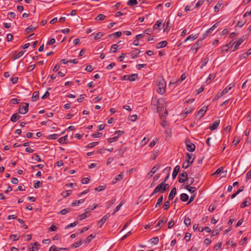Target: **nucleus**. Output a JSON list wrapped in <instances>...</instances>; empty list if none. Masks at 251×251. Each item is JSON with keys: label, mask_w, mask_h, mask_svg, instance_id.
Masks as SVG:
<instances>
[{"label": "nucleus", "mask_w": 251, "mask_h": 251, "mask_svg": "<svg viewBox=\"0 0 251 251\" xmlns=\"http://www.w3.org/2000/svg\"><path fill=\"white\" fill-rule=\"evenodd\" d=\"M246 38L244 36H243L242 37L240 38L237 42L236 43L234 47L233 51H235L237 50L239 46L244 42V41L245 40Z\"/></svg>", "instance_id": "obj_10"}, {"label": "nucleus", "mask_w": 251, "mask_h": 251, "mask_svg": "<svg viewBox=\"0 0 251 251\" xmlns=\"http://www.w3.org/2000/svg\"><path fill=\"white\" fill-rule=\"evenodd\" d=\"M105 188H106V186H99L98 187H96L95 188V190L96 191L100 192V191L104 190V189H105Z\"/></svg>", "instance_id": "obj_46"}, {"label": "nucleus", "mask_w": 251, "mask_h": 251, "mask_svg": "<svg viewBox=\"0 0 251 251\" xmlns=\"http://www.w3.org/2000/svg\"><path fill=\"white\" fill-rule=\"evenodd\" d=\"M37 28V26H35L33 25H30V26H29L28 27H27L26 29H25V32L27 33H30V32L32 31H34V30H35Z\"/></svg>", "instance_id": "obj_26"}, {"label": "nucleus", "mask_w": 251, "mask_h": 251, "mask_svg": "<svg viewBox=\"0 0 251 251\" xmlns=\"http://www.w3.org/2000/svg\"><path fill=\"white\" fill-rule=\"evenodd\" d=\"M28 103H25V105L19 107V112L22 114L26 113L28 112Z\"/></svg>", "instance_id": "obj_5"}, {"label": "nucleus", "mask_w": 251, "mask_h": 251, "mask_svg": "<svg viewBox=\"0 0 251 251\" xmlns=\"http://www.w3.org/2000/svg\"><path fill=\"white\" fill-rule=\"evenodd\" d=\"M122 204H123L122 202H121V203L116 207V208L114 210L113 214H112L113 215L115 214L116 212H117L120 210Z\"/></svg>", "instance_id": "obj_51"}, {"label": "nucleus", "mask_w": 251, "mask_h": 251, "mask_svg": "<svg viewBox=\"0 0 251 251\" xmlns=\"http://www.w3.org/2000/svg\"><path fill=\"white\" fill-rule=\"evenodd\" d=\"M137 3L138 2L137 0H129L127 2V4L128 6H134L137 5Z\"/></svg>", "instance_id": "obj_35"}, {"label": "nucleus", "mask_w": 251, "mask_h": 251, "mask_svg": "<svg viewBox=\"0 0 251 251\" xmlns=\"http://www.w3.org/2000/svg\"><path fill=\"white\" fill-rule=\"evenodd\" d=\"M167 45V42L166 41H163L158 43L156 44V48L160 49L162 48L165 47Z\"/></svg>", "instance_id": "obj_19"}, {"label": "nucleus", "mask_w": 251, "mask_h": 251, "mask_svg": "<svg viewBox=\"0 0 251 251\" xmlns=\"http://www.w3.org/2000/svg\"><path fill=\"white\" fill-rule=\"evenodd\" d=\"M9 238L12 239L13 241H17L19 239V236L17 235H11L9 236Z\"/></svg>", "instance_id": "obj_52"}, {"label": "nucleus", "mask_w": 251, "mask_h": 251, "mask_svg": "<svg viewBox=\"0 0 251 251\" xmlns=\"http://www.w3.org/2000/svg\"><path fill=\"white\" fill-rule=\"evenodd\" d=\"M123 176H124L123 173H121L120 174L117 176L115 178V181H113L112 182V184H115L117 182L121 180L123 178Z\"/></svg>", "instance_id": "obj_21"}, {"label": "nucleus", "mask_w": 251, "mask_h": 251, "mask_svg": "<svg viewBox=\"0 0 251 251\" xmlns=\"http://www.w3.org/2000/svg\"><path fill=\"white\" fill-rule=\"evenodd\" d=\"M110 215L109 213L105 215L98 222V225H100V226L101 227L102 225L106 222L107 219L109 217Z\"/></svg>", "instance_id": "obj_14"}, {"label": "nucleus", "mask_w": 251, "mask_h": 251, "mask_svg": "<svg viewBox=\"0 0 251 251\" xmlns=\"http://www.w3.org/2000/svg\"><path fill=\"white\" fill-rule=\"evenodd\" d=\"M77 224V222H75L73 223H71L68 225H67L66 227H65V229H68V228H69L70 227H74L75 226H76Z\"/></svg>", "instance_id": "obj_48"}, {"label": "nucleus", "mask_w": 251, "mask_h": 251, "mask_svg": "<svg viewBox=\"0 0 251 251\" xmlns=\"http://www.w3.org/2000/svg\"><path fill=\"white\" fill-rule=\"evenodd\" d=\"M167 222V219L165 217H162L158 221V223L155 226L157 230H158L160 228V225L162 224L165 223Z\"/></svg>", "instance_id": "obj_12"}, {"label": "nucleus", "mask_w": 251, "mask_h": 251, "mask_svg": "<svg viewBox=\"0 0 251 251\" xmlns=\"http://www.w3.org/2000/svg\"><path fill=\"white\" fill-rule=\"evenodd\" d=\"M124 133V131H121V130H119L117 132H116L115 133V135H117L116 136H115L114 137H113L112 139H113L114 141H116L117 139V138L120 136H121L122 135H123Z\"/></svg>", "instance_id": "obj_34"}, {"label": "nucleus", "mask_w": 251, "mask_h": 251, "mask_svg": "<svg viewBox=\"0 0 251 251\" xmlns=\"http://www.w3.org/2000/svg\"><path fill=\"white\" fill-rule=\"evenodd\" d=\"M140 52V50L139 49H136L134 50H133L132 52L130 53L131 55L132 56V59H135L138 54Z\"/></svg>", "instance_id": "obj_20"}, {"label": "nucleus", "mask_w": 251, "mask_h": 251, "mask_svg": "<svg viewBox=\"0 0 251 251\" xmlns=\"http://www.w3.org/2000/svg\"><path fill=\"white\" fill-rule=\"evenodd\" d=\"M223 96H224L223 94H222V92L221 93H218L214 97V98H213V101H215V100H218L219 98H220L221 97H222Z\"/></svg>", "instance_id": "obj_50"}, {"label": "nucleus", "mask_w": 251, "mask_h": 251, "mask_svg": "<svg viewBox=\"0 0 251 251\" xmlns=\"http://www.w3.org/2000/svg\"><path fill=\"white\" fill-rule=\"evenodd\" d=\"M35 65H31L29 66L27 68V71L28 72H30L33 71L35 68Z\"/></svg>", "instance_id": "obj_58"}, {"label": "nucleus", "mask_w": 251, "mask_h": 251, "mask_svg": "<svg viewBox=\"0 0 251 251\" xmlns=\"http://www.w3.org/2000/svg\"><path fill=\"white\" fill-rule=\"evenodd\" d=\"M160 164H157L155 166H154L151 170L150 173H151V176H152L153 174H154L160 168Z\"/></svg>", "instance_id": "obj_17"}, {"label": "nucleus", "mask_w": 251, "mask_h": 251, "mask_svg": "<svg viewBox=\"0 0 251 251\" xmlns=\"http://www.w3.org/2000/svg\"><path fill=\"white\" fill-rule=\"evenodd\" d=\"M192 164H189L188 162L185 161L182 164V168L183 169H187Z\"/></svg>", "instance_id": "obj_60"}, {"label": "nucleus", "mask_w": 251, "mask_h": 251, "mask_svg": "<svg viewBox=\"0 0 251 251\" xmlns=\"http://www.w3.org/2000/svg\"><path fill=\"white\" fill-rule=\"evenodd\" d=\"M59 135L57 134H53L48 136L46 138L48 140H55L58 137Z\"/></svg>", "instance_id": "obj_33"}, {"label": "nucleus", "mask_w": 251, "mask_h": 251, "mask_svg": "<svg viewBox=\"0 0 251 251\" xmlns=\"http://www.w3.org/2000/svg\"><path fill=\"white\" fill-rule=\"evenodd\" d=\"M89 209V208L87 209L85 213L82 214L81 215H79L80 220H82L89 217V215H88V213L90 212V211L88 210Z\"/></svg>", "instance_id": "obj_24"}, {"label": "nucleus", "mask_w": 251, "mask_h": 251, "mask_svg": "<svg viewBox=\"0 0 251 251\" xmlns=\"http://www.w3.org/2000/svg\"><path fill=\"white\" fill-rule=\"evenodd\" d=\"M39 244L37 242H35L31 248H29V251H37L38 246Z\"/></svg>", "instance_id": "obj_27"}, {"label": "nucleus", "mask_w": 251, "mask_h": 251, "mask_svg": "<svg viewBox=\"0 0 251 251\" xmlns=\"http://www.w3.org/2000/svg\"><path fill=\"white\" fill-rule=\"evenodd\" d=\"M102 36V33L100 32H99L97 34H95V37H94L95 40H98V39H100Z\"/></svg>", "instance_id": "obj_49"}, {"label": "nucleus", "mask_w": 251, "mask_h": 251, "mask_svg": "<svg viewBox=\"0 0 251 251\" xmlns=\"http://www.w3.org/2000/svg\"><path fill=\"white\" fill-rule=\"evenodd\" d=\"M176 187H174L172 190L171 191L170 194H169V197H168V199L169 201H171L173 199V198H174L175 196L176 195Z\"/></svg>", "instance_id": "obj_15"}, {"label": "nucleus", "mask_w": 251, "mask_h": 251, "mask_svg": "<svg viewBox=\"0 0 251 251\" xmlns=\"http://www.w3.org/2000/svg\"><path fill=\"white\" fill-rule=\"evenodd\" d=\"M138 77L137 74H133L130 75H125L123 76L122 80H129L130 81H135Z\"/></svg>", "instance_id": "obj_3"}, {"label": "nucleus", "mask_w": 251, "mask_h": 251, "mask_svg": "<svg viewBox=\"0 0 251 251\" xmlns=\"http://www.w3.org/2000/svg\"><path fill=\"white\" fill-rule=\"evenodd\" d=\"M195 158L194 155L191 153H187L186 155L185 160L188 162L189 164H192Z\"/></svg>", "instance_id": "obj_4"}, {"label": "nucleus", "mask_w": 251, "mask_h": 251, "mask_svg": "<svg viewBox=\"0 0 251 251\" xmlns=\"http://www.w3.org/2000/svg\"><path fill=\"white\" fill-rule=\"evenodd\" d=\"M194 110V108L190 107H186L184 110V112L183 113L184 115H185V116H186L187 114L190 113L192 112Z\"/></svg>", "instance_id": "obj_30"}, {"label": "nucleus", "mask_w": 251, "mask_h": 251, "mask_svg": "<svg viewBox=\"0 0 251 251\" xmlns=\"http://www.w3.org/2000/svg\"><path fill=\"white\" fill-rule=\"evenodd\" d=\"M184 223L186 226H188L191 224V220L189 217H185L184 220Z\"/></svg>", "instance_id": "obj_42"}, {"label": "nucleus", "mask_w": 251, "mask_h": 251, "mask_svg": "<svg viewBox=\"0 0 251 251\" xmlns=\"http://www.w3.org/2000/svg\"><path fill=\"white\" fill-rule=\"evenodd\" d=\"M151 104L154 106H156L157 110L158 112L160 113V115L161 117L166 118L168 115V112L166 109L164 113H160L164 109V100L162 99L156 100L155 98L152 99L151 100Z\"/></svg>", "instance_id": "obj_1"}, {"label": "nucleus", "mask_w": 251, "mask_h": 251, "mask_svg": "<svg viewBox=\"0 0 251 251\" xmlns=\"http://www.w3.org/2000/svg\"><path fill=\"white\" fill-rule=\"evenodd\" d=\"M82 244V240H80L76 242L75 243L73 244L71 246V248L73 249H75L76 248H77L79 246H80Z\"/></svg>", "instance_id": "obj_36"}, {"label": "nucleus", "mask_w": 251, "mask_h": 251, "mask_svg": "<svg viewBox=\"0 0 251 251\" xmlns=\"http://www.w3.org/2000/svg\"><path fill=\"white\" fill-rule=\"evenodd\" d=\"M20 118V116L18 113H15L13 114L10 118V120L12 122H15L17 120H18Z\"/></svg>", "instance_id": "obj_23"}, {"label": "nucleus", "mask_w": 251, "mask_h": 251, "mask_svg": "<svg viewBox=\"0 0 251 251\" xmlns=\"http://www.w3.org/2000/svg\"><path fill=\"white\" fill-rule=\"evenodd\" d=\"M81 181L82 184H87L89 182L90 179L88 177H84Z\"/></svg>", "instance_id": "obj_55"}, {"label": "nucleus", "mask_w": 251, "mask_h": 251, "mask_svg": "<svg viewBox=\"0 0 251 251\" xmlns=\"http://www.w3.org/2000/svg\"><path fill=\"white\" fill-rule=\"evenodd\" d=\"M164 184V182H161L155 188L158 192L164 193L165 192V188L163 187Z\"/></svg>", "instance_id": "obj_13"}, {"label": "nucleus", "mask_w": 251, "mask_h": 251, "mask_svg": "<svg viewBox=\"0 0 251 251\" xmlns=\"http://www.w3.org/2000/svg\"><path fill=\"white\" fill-rule=\"evenodd\" d=\"M116 65V64L114 63V62H113V63H111V64H110L109 65H108L107 67H106V69L108 70H110L111 69H112Z\"/></svg>", "instance_id": "obj_64"}, {"label": "nucleus", "mask_w": 251, "mask_h": 251, "mask_svg": "<svg viewBox=\"0 0 251 251\" xmlns=\"http://www.w3.org/2000/svg\"><path fill=\"white\" fill-rule=\"evenodd\" d=\"M39 93L38 91H35L33 92L32 98L33 101H35L39 99Z\"/></svg>", "instance_id": "obj_31"}, {"label": "nucleus", "mask_w": 251, "mask_h": 251, "mask_svg": "<svg viewBox=\"0 0 251 251\" xmlns=\"http://www.w3.org/2000/svg\"><path fill=\"white\" fill-rule=\"evenodd\" d=\"M25 51L21 50L18 53H17L16 55H15L14 57V59H17L21 56H22L25 53Z\"/></svg>", "instance_id": "obj_40"}, {"label": "nucleus", "mask_w": 251, "mask_h": 251, "mask_svg": "<svg viewBox=\"0 0 251 251\" xmlns=\"http://www.w3.org/2000/svg\"><path fill=\"white\" fill-rule=\"evenodd\" d=\"M207 108L206 107H202L198 112V114L201 117H202L204 113L206 112V111H207Z\"/></svg>", "instance_id": "obj_22"}, {"label": "nucleus", "mask_w": 251, "mask_h": 251, "mask_svg": "<svg viewBox=\"0 0 251 251\" xmlns=\"http://www.w3.org/2000/svg\"><path fill=\"white\" fill-rule=\"evenodd\" d=\"M42 184L40 181H37L36 183H34V187L35 188H38L42 186Z\"/></svg>", "instance_id": "obj_61"}, {"label": "nucleus", "mask_w": 251, "mask_h": 251, "mask_svg": "<svg viewBox=\"0 0 251 251\" xmlns=\"http://www.w3.org/2000/svg\"><path fill=\"white\" fill-rule=\"evenodd\" d=\"M220 121L219 120L215 121L212 124V125L209 127V129L211 130H214L216 129L218 127L219 125L220 124Z\"/></svg>", "instance_id": "obj_16"}, {"label": "nucleus", "mask_w": 251, "mask_h": 251, "mask_svg": "<svg viewBox=\"0 0 251 251\" xmlns=\"http://www.w3.org/2000/svg\"><path fill=\"white\" fill-rule=\"evenodd\" d=\"M163 207L164 210H167L170 207V201H168L165 202L163 204Z\"/></svg>", "instance_id": "obj_44"}, {"label": "nucleus", "mask_w": 251, "mask_h": 251, "mask_svg": "<svg viewBox=\"0 0 251 251\" xmlns=\"http://www.w3.org/2000/svg\"><path fill=\"white\" fill-rule=\"evenodd\" d=\"M187 150L190 152H193L195 150L196 146L192 142H185Z\"/></svg>", "instance_id": "obj_6"}, {"label": "nucleus", "mask_w": 251, "mask_h": 251, "mask_svg": "<svg viewBox=\"0 0 251 251\" xmlns=\"http://www.w3.org/2000/svg\"><path fill=\"white\" fill-rule=\"evenodd\" d=\"M251 198L250 197L247 198L241 204L240 207L243 208L245 207L248 206L249 205H251Z\"/></svg>", "instance_id": "obj_8"}, {"label": "nucleus", "mask_w": 251, "mask_h": 251, "mask_svg": "<svg viewBox=\"0 0 251 251\" xmlns=\"http://www.w3.org/2000/svg\"><path fill=\"white\" fill-rule=\"evenodd\" d=\"M198 37L196 35H193V34L189 36L188 37H187L185 40H184V42H186V41L189 40H191L192 41H193L194 40H195Z\"/></svg>", "instance_id": "obj_38"}, {"label": "nucleus", "mask_w": 251, "mask_h": 251, "mask_svg": "<svg viewBox=\"0 0 251 251\" xmlns=\"http://www.w3.org/2000/svg\"><path fill=\"white\" fill-rule=\"evenodd\" d=\"M122 32L121 31H117L115 33H113L112 34V35H113V36L116 38H119L122 35Z\"/></svg>", "instance_id": "obj_53"}, {"label": "nucleus", "mask_w": 251, "mask_h": 251, "mask_svg": "<svg viewBox=\"0 0 251 251\" xmlns=\"http://www.w3.org/2000/svg\"><path fill=\"white\" fill-rule=\"evenodd\" d=\"M179 176H181L178 179V181L180 183H183L188 179L187 174L185 171H183L181 174L179 175Z\"/></svg>", "instance_id": "obj_7"}, {"label": "nucleus", "mask_w": 251, "mask_h": 251, "mask_svg": "<svg viewBox=\"0 0 251 251\" xmlns=\"http://www.w3.org/2000/svg\"><path fill=\"white\" fill-rule=\"evenodd\" d=\"M72 210L71 208H65L61 210L59 213L62 214V215H65L66 213L71 212Z\"/></svg>", "instance_id": "obj_39"}, {"label": "nucleus", "mask_w": 251, "mask_h": 251, "mask_svg": "<svg viewBox=\"0 0 251 251\" xmlns=\"http://www.w3.org/2000/svg\"><path fill=\"white\" fill-rule=\"evenodd\" d=\"M190 238H191V234L190 233L187 232L185 234V237H184V239H185V240L187 242H188V241H189L190 240Z\"/></svg>", "instance_id": "obj_62"}, {"label": "nucleus", "mask_w": 251, "mask_h": 251, "mask_svg": "<svg viewBox=\"0 0 251 251\" xmlns=\"http://www.w3.org/2000/svg\"><path fill=\"white\" fill-rule=\"evenodd\" d=\"M157 86L158 87L157 92L160 94H163L166 91V82L164 80L162 79L158 81Z\"/></svg>", "instance_id": "obj_2"}, {"label": "nucleus", "mask_w": 251, "mask_h": 251, "mask_svg": "<svg viewBox=\"0 0 251 251\" xmlns=\"http://www.w3.org/2000/svg\"><path fill=\"white\" fill-rule=\"evenodd\" d=\"M222 247V243L221 242H219L214 247V249L216 250V251H218L219 250V249H220Z\"/></svg>", "instance_id": "obj_59"}, {"label": "nucleus", "mask_w": 251, "mask_h": 251, "mask_svg": "<svg viewBox=\"0 0 251 251\" xmlns=\"http://www.w3.org/2000/svg\"><path fill=\"white\" fill-rule=\"evenodd\" d=\"M71 190H67L65 192H62L61 193V195L64 198H66L67 197L69 196L71 194Z\"/></svg>", "instance_id": "obj_41"}, {"label": "nucleus", "mask_w": 251, "mask_h": 251, "mask_svg": "<svg viewBox=\"0 0 251 251\" xmlns=\"http://www.w3.org/2000/svg\"><path fill=\"white\" fill-rule=\"evenodd\" d=\"M179 169H180V167L178 165H177L175 167V168L173 171V174H172V177H173V179L176 178V176H177V175L179 171Z\"/></svg>", "instance_id": "obj_18"}, {"label": "nucleus", "mask_w": 251, "mask_h": 251, "mask_svg": "<svg viewBox=\"0 0 251 251\" xmlns=\"http://www.w3.org/2000/svg\"><path fill=\"white\" fill-rule=\"evenodd\" d=\"M233 87V86H231V84H229L227 87H226L225 89H224L221 92L222 94L223 95L226 94Z\"/></svg>", "instance_id": "obj_32"}, {"label": "nucleus", "mask_w": 251, "mask_h": 251, "mask_svg": "<svg viewBox=\"0 0 251 251\" xmlns=\"http://www.w3.org/2000/svg\"><path fill=\"white\" fill-rule=\"evenodd\" d=\"M84 201V199H81L78 201H75L71 203V206H73V207L77 206L79 204L82 203Z\"/></svg>", "instance_id": "obj_25"}, {"label": "nucleus", "mask_w": 251, "mask_h": 251, "mask_svg": "<svg viewBox=\"0 0 251 251\" xmlns=\"http://www.w3.org/2000/svg\"><path fill=\"white\" fill-rule=\"evenodd\" d=\"M95 236H94L93 234H91L88 237H87L84 241V243L86 244H88L91 242V241L95 237Z\"/></svg>", "instance_id": "obj_37"}, {"label": "nucleus", "mask_w": 251, "mask_h": 251, "mask_svg": "<svg viewBox=\"0 0 251 251\" xmlns=\"http://www.w3.org/2000/svg\"><path fill=\"white\" fill-rule=\"evenodd\" d=\"M19 102V100H18L16 98H14V99H12L11 100H10V102L11 103L13 104H17Z\"/></svg>", "instance_id": "obj_63"}, {"label": "nucleus", "mask_w": 251, "mask_h": 251, "mask_svg": "<svg viewBox=\"0 0 251 251\" xmlns=\"http://www.w3.org/2000/svg\"><path fill=\"white\" fill-rule=\"evenodd\" d=\"M215 77V75L214 74H210L208 76V77L207 79V81L209 80V82H210L211 80H213Z\"/></svg>", "instance_id": "obj_57"}, {"label": "nucleus", "mask_w": 251, "mask_h": 251, "mask_svg": "<svg viewBox=\"0 0 251 251\" xmlns=\"http://www.w3.org/2000/svg\"><path fill=\"white\" fill-rule=\"evenodd\" d=\"M151 242L154 245H156L159 242V239L158 237H153L151 239Z\"/></svg>", "instance_id": "obj_45"}, {"label": "nucleus", "mask_w": 251, "mask_h": 251, "mask_svg": "<svg viewBox=\"0 0 251 251\" xmlns=\"http://www.w3.org/2000/svg\"><path fill=\"white\" fill-rule=\"evenodd\" d=\"M118 48V46L117 44H114L111 46V51H112L113 52H116Z\"/></svg>", "instance_id": "obj_54"}, {"label": "nucleus", "mask_w": 251, "mask_h": 251, "mask_svg": "<svg viewBox=\"0 0 251 251\" xmlns=\"http://www.w3.org/2000/svg\"><path fill=\"white\" fill-rule=\"evenodd\" d=\"M152 29L151 28H148L144 30V33L147 35H151L152 33Z\"/></svg>", "instance_id": "obj_56"}, {"label": "nucleus", "mask_w": 251, "mask_h": 251, "mask_svg": "<svg viewBox=\"0 0 251 251\" xmlns=\"http://www.w3.org/2000/svg\"><path fill=\"white\" fill-rule=\"evenodd\" d=\"M162 24V23L161 22V21H157L154 24V25H153V28L154 29H157L159 26H160Z\"/></svg>", "instance_id": "obj_47"}, {"label": "nucleus", "mask_w": 251, "mask_h": 251, "mask_svg": "<svg viewBox=\"0 0 251 251\" xmlns=\"http://www.w3.org/2000/svg\"><path fill=\"white\" fill-rule=\"evenodd\" d=\"M106 16L103 14H100L96 18V19L98 21H102L105 18Z\"/></svg>", "instance_id": "obj_43"}, {"label": "nucleus", "mask_w": 251, "mask_h": 251, "mask_svg": "<svg viewBox=\"0 0 251 251\" xmlns=\"http://www.w3.org/2000/svg\"><path fill=\"white\" fill-rule=\"evenodd\" d=\"M185 189H187L191 193H193L196 190V188L195 187H191L187 185L185 186Z\"/></svg>", "instance_id": "obj_28"}, {"label": "nucleus", "mask_w": 251, "mask_h": 251, "mask_svg": "<svg viewBox=\"0 0 251 251\" xmlns=\"http://www.w3.org/2000/svg\"><path fill=\"white\" fill-rule=\"evenodd\" d=\"M202 44V40H199L196 42V43L194 44V47L191 48V50L193 51H195V53L197 52L199 48L201 47Z\"/></svg>", "instance_id": "obj_9"}, {"label": "nucleus", "mask_w": 251, "mask_h": 251, "mask_svg": "<svg viewBox=\"0 0 251 251\" xmlns=\"http://www.w3.org/2000/svg\"><path fill=\"white\" fill-rule=\"evenodd\" d=\"M180 199L182 201H186L188 200L189 197L186 194L183 193L180 195Z\"/></svg>", "instance_id": "obj_29"}, {"label": "nucleus", "mask_w": 251, "mask_h": 251, "mask_svg": "<svg viewBox=\"0 0 251 251\" xmlns=\"http://www.w3.org/2000/svg\"><path fill=\"white\" fill-rule=\"evenodd\" d=\"M218 23H216L213 26H212L210 28H209L205 33L203 34L204 35H208L212 33L213 30L218 26Z\"/></svg>", "instance_id": "obj_11"}]
</instances>
